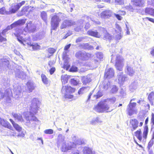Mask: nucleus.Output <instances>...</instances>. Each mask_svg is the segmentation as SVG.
Returning a JSON list of instances; mask_svg holds the SVG:
<instances>
[{"instance_id": "nucleus-1", "label": "nucleus", "mask_w": 154, "mask_h": 154, "mask_svg": "<svg viewBox=\"0 0 154 154\" xmlns=\"http://www.w3.org/2000/svg\"><path fill=\"white\" fill-rule=\"evenodd\" d=\"M40 103V102L38 99L34 98L32 99L30 112L29 113L26 112L24 113V115L26 120L29 121L32 120L36 121L37 120L36 118L34 116V114L37 112Z\"/></svg>"}, {"instance_id": "nucleus-2", "label": "nucleus", "mask_w": 154, "mask_h": 154, "mask_svg": "<svg viewBox=\"0 0 154 154\" xmlns=\"http://www.w3.org/2000/svg\"><path fill=\"white\" fill-rule=\"evenodd\" d=\"M75 89L68 85L63 86L61 90L62 93L64 94L65 98L72 99L73 96L71 94L74 93Z\"/></svg>"}, {"instance_id": "nucleus-3", "label": "nucleus", "mask_w": 154, "mask_h": 154, "mask_svg": "<svg viewBox=\"0 0 154 154\" xmlns=\"http://www.w3.org/2000/svg\"><path fill=\"white\" fill-rule=\"evenodd\" d=\"M111 62L116 58V69L120 71L122 70L124 65V60L121 56L117 55L116 56L113 54L112 55Z\"/></svg>"}, {"instance_id": "nucleus-4", "label": "nucleus", "mask_w": 154, "mask_h": 154, "mask_svg": "<svg viewBox=\"0 0 154 154\" xmlns=\"http://www.w3.org/2000/svg\"><path fill=\"white\" fill-rule=\"evenodd\" d=\"M63 15L62 13H59L54 15L51 19V29L55 30L58 26L59 22L61 21L60 16Z\"/></svg>"}, {"instance_id": "nucleus-5", "label": "nucleus", "mask_w": 154, "mask_h": 154, "mask_svg": "<svg viewBox=\"0 0 154 154\" xmlns=\"http://www.w3.org/2000/svg\"><path fill=\"white\" fill-rule=\"evenodd\" d=\"M94 110L98 112H108L112 110V109H110L108 105L103 102H100L95 106Z\"/></svg>"}, {"instance_id": "nucleus-6", "label": "nucleus", "mask_w": 154, "mask_h": 154, "mask_svg": "<svg viewBox=\"0 0 154 154\" xmlns=\"http://www.w3.org/2000/svg\"><path fill=\"white\" fill-rule=\"evenodd\" d=\"M65 137L61 134H59L58 136V141L57 144L58 145L62 143V145L61 148V150L63 152H66L70 150L71 148H69V146L65 144L64 139Z\"/></svg>"}, {"instance_id": "nucleus-7", "label": "nucleus", "mask_w": 154, "mask_h": 154, "mask_svg": "<svg viewBox=\"0 0 154 154\" xmlns=\"http://www.w3.org/2000/svg\"><path fill=\"white\" fill-rule=\"evenodd\" d=\"M25 3V1H22L19 3H13L9 8L8 12L7 14H11L16 13Z\"/></svg>"}, {"instance_id": "nucleus-8", "label": "nucleus", "mask_w": 154, "mask_h": 154, "mask_svg": "<svg viewBox=\"0 0 154 154\" xmlns=\"http://www.w3.org/2000/svg\"><path fill=\"white\" fill-rule=\"evenodd\" d=\"M136 105V103H135L130 102L128 106L127 111L130 116L137 113V109L135 108Z\"/></svg>"}, {"instance_id": "nucleus-9", "label": "nucleus", "mask_w": 154, "mask_h": 154, "mask_svg": "<svg viewBox=\"0 0 154 154\" xmlns=\"http://www.w3.org/2000/svg\"><path fill=\"white\" fill-rule=\"evenodd\" d=\"M72 138L73 141V144L72 146H69V148H71L70 150H72V149L75 148L77 145H80L84 143V141L83 139L77 138L76 136L75 135H72Z\"/></svg>"}, {"instance_id": "nucleus-10", "label": "nucleus", "mask_w": 154, "mask_h": 154, "mask_svg": "<svg viewBox=\"0 0 154 154\" xmlns=\"http://www.w3.org/2000/svg\"><path fill=\"white\" fill-rule=\"evenodd\" d=\"M26 25V27L23 29L24 31L25 32H32L35 31L36 27L32 22L29 21V22H27Z\"/></svg>"}, {"instance_id": "nucleus-11", "label": "nucleus", "mask_w": 154, "mask_h": 154, "mask_svg": "<svg viewBox=\"0 0 154 154\" xmlns=\"http://www.w3.org/2000/svg\"><path fill=\"white\" fill-rule=\"evenodd\" d=\"M70 46L71 44H69L66 46L64 48L65 51L63 53V58L64 61V65L67 67L68 66V63L69 60V58L67 55V53L68 52L67 50L70 48Z\"/></svg>"}, {"instance_id": "nucleus-12", "label": "nucleus", "mask_w": 154, "mask_h": 154, "mask_svg": "<svg viewBox=\"0 0 154 154\" xmlns=\"http://www.w3.org/2000/svg\"><path fill=\"white\" fill-rule=\"evenodd\" d=\"M14 97L16 99L22 97V89L20 86L19 85H14Z\"/></svg>"}, {"instance_id": "nucleus-13", "label": "nucleus", "mask_w": 154, "mask_h": 154, "mask_svg": "<svg viewBox=\"0 0 154 154\" xmlns=\"http://www.w3.org/2000/svg\"><path fill=\"white\" fill-rule=\"evenodd\" d=\"M26 21V20H19L18 21L15 22L14 23L11 24L10 26H8L6 29H7V31H8V30L12 29L13 28L17 27L18 26L23 25L25 23Z\"/></svg>"}, {"instance_id": "nucleus-14", "label": "nucleus", "mask_w": 154, "mask_h": 154, "mask_svg": "<svg viewBox=\"0 0 154 154\" xmlns=\"http://www.w3.org/2000/svg\"><path fill=\"white\" fill-rule=\"evenodd\" d=\"M75 56L79 59L85 60L88 59L90 55L89 54L85 52H82L81 51H79L76 53Z\"/></svg>"}, {"instance_id": "nucleus-15", "label": "nucleus", "mask_w": 154, "mask_h": 154, "mask_svg": "<svg viewBox=\"0 0 154 154\" xmlns=\"http://www.w3.org/2000/svg\"><path fill=\"white\" fill-rule=\"evenodd\" d=\"M118 82L120 84H122L127 79V77L122 72H119L118 75Z\"/></svg>"}, {"instance_id": "nucleus-16", "label": "nucleus", "mask_w": 154, "mask_h": 154, "mask_svg": "<svg viewBox=\"0 0 154 154\" xmlns=\"http://www.w3.org/2000/svg\"><path fill=\"white\" fill-rule=\"evenodd\" d=\"M112 14V12L111 11L106 10L102 12L100 14V17L103 19L108 18L111 17Z\"/></svg>"}, {"instance_id": "nucleus-17", "label": "nucleus", "mask_w": 154, "mask_h": 154, "mask_svg": "<svg viewBox=\"0 0 154 154\" xmlns=\"http://www.w3.org/2000/svg\"><path fill=\"white\" fill-rule=\"evenodd\" d=\"M114 72L112 68L106 69L105 72L104 77L107 78H110L114 76Z\"/></svg>"}, {"instance_id": "nucleus-18", "label": "nucleus", "mask_w": 154, "mask_h": 154, "mask_svg": "<svg viewBox=\"0 0 154 154\" xmlns=\"http://www.w3.org/2000/svg\"><path fill=\"white\" fill-rule=\"evenodd\" d=\"M130 126L132 131L136 130L138 127V122L136 119H131L130 120Z\"/></svg>"}, {"instance_id": "nucleus-19", "label": "nucleus", "mask_w": 154, "mask_h": 154, "mask_svg": "<svg viewBox=\"0 0 154 154\" xmlns=\"http://www.w3.org/2000/svg\"><path fill=\"white\" fill-rule=\"evenodd\" d=\"M125 73L130 76H132L135 73V71L130 65H127L125 69Z\"/></svg>"}, {"instance_id": "nucleus-20", "label": "nucleus", "mask_w": 154, "mask_h": 154, "mask_svg": "<svg viewBox=\"0 0 154 154\" xmlns=\"http://www.w3.org/2000/svg\"><path fill=\"white\" fill-rule=\"evenodd\" d=\"M75 23V22L72 20H65L62 23L60 26V28L62 29H63L67 26L74 25Z\"/></svg>"}, {"instance_id": "nucleus-21", "label": "nucleus", "mask_w": 154, "mask_h": 154, "mask_svg": "<svg viewBox=\"0 0 154 154\" xmlns=\"http://www.w3.org/2000/svg\"><path fill=\"white\" fill-rule=\"evenodd\" d=\"M0 124L4 127L11 129L12 127L10 124L6 120L0 119Z\"/></svg>"}, {"instance_id": "nucleus-22", "label": "nucleus", "mask_w": 154, "mask_h": 154, "mask_svg": "<svg viewBox=\"0 0 154 154\" xmlns=\"http://www.w3.org/2000/svg\"><path fill=\"white\" fill-rule=\"evenodd\" d=\"M100 29L103 33V39H108L109 40L111 39L112 37L107 32V31L104 29L101 28Z\"/></svg>"}, {"instance_id": "nucleus-23", "label": "nucleus", "mask_w": 154, "mask_h": 154, "mask_svg": "<svg viewBox=\"0 0 154 154\" xmlns=\"http://www.w3.org/2000/svg\"><path fill=\"white\" fill-rule=\"evenodd\" d=\"M16 77L21 79H24L26 78V75L23 72L18 70L16 71L15 73Z\"/></svg>"}, {"instance_id": "nucleus-24", "label": "nucleus", "mask_w": 154, "mask_h": 154, "mask_svg": "<svg viewBox=\"0 0 154 154\" xmlns=\"http://www.w3.org/2000/svg\"><path fill=\"white\" fill-rule=\"evenodd\" d=\"M132 1L134 5L139 7L142 6L144 3V0H132Z\"/></svg>"}, {"instance_id": "nucleus-25", "label": "nucleus", "mask_w": 154, "mask_h": 154, "mask_svg": "<svg viewBox=\"0 0 154 154\" xmlns=\"http://www.w3.org/2000/svg\"><path fill=\"white\" fill-rule=\"evenodd\" d=\"M82 79L83 84L85 85L90 82L91 81V79L90 75H88L86 76L83 77Z\"/></svg>"}, {"instance_id": "nucleus-26", "label": "nucleus", "mask_w": 154, "mask_h": 154, "mask_svg": "<svg viewBox=\"0 0 154 154\" xmlns=\"http://www.w3.org/2000/svg\"><path fill=\"white\" fill-rule=\"evenodd\" d=\"M88 33L89 35L97 38H100L101 36V35L97 31H89L88 32Z\"/></svg>"}, {"instance_id": "nucleus-27", "label": "nucleus", "mask_w": 154, "mask_h": 154, "mask_svg": "<svg viewBox=\"0 0 154 154\" xmlns=\"http://www.w3.org/2000/svg\"><path fill=\"white\" fill-rule=\"evenodd\" d=\"M102 122L101 119L99 117H96L93 118L90 121V123L92 125H95L97 123H100Z\"/></svg>"}, {"instance_id": "nucleus-28", "label": "nucleus", "mask_w": 154, "mask_h": 154, "mask_svg": "<svg viewBox=\"0 0 154 154\" xmlns=\"http://www.w3.org/2000/svg\"><path fill=\"white\" fill-rule=\"evenodd\" d=\"M10 121L12 124L14 128L17 131H20L22 130V128L18 125L15 123L12 119H10Z\"/></svg>"}, {"instance_id": "nucleus-29", "label": "nucleus", "mask_w": 154, "mask_h": 154, "mask_svg": "<svg viewBox=\"0 0 154 154\" xmlns=\"http://www.w3.org/2000/svg\"><path fill=\"white\" fill-rule=\"evenodd\" d=\"M83 151L84 154H95V152L92 151L91 149L88 147H85Z\"/></svg>"}, {"instance_id": "nucleus-30", "label": "nucleus", "mask_w": 154, "mask_h": 154, "mask_svg": "<svg viewBox=\"0 0 154 154\" xmlns=\"http://www.w3.org/2000/svg\"><path fill=\"white\" fill-rule=\"evenodd\" d=\"M12 115L15 119L18 121H23V118L22 116L19 113H12Z\"/></svg>"}, {"instance_id": "nucleus-31", "label": "nucleus", "mask_w": 154, "mask_h": 154, "mask_svg": "<svg viewBox=\"0 0 154 154\" xmlns=\"http://www.w3.org/2000/svg\"><path fill=\"white\" fill-rule=\"evenodd\" d=\"M2 63V67H4L5 68H8L9 61L5 59H3L1 60Z\"/></svg>"}, {"instance_id": "nucleus-32", "label": "nucleus", "mask_w": 154, "mask_h": 154, "mask_svg": "<svg viewBox=\"0 0 154 154\" xmlns=\"http://www.w3.org/2000/svg\"><path fill=\"white\" fill-rule=\"evenodd\" d=\"M69 76L66 75H63L61 76V79L63 84H65L67 82Z\"/></svg>"}, {"instance_id": "nucleus-33", "label": "nucleus", "mask_w": 154, "mask_h": 154, "mask_svg": "<svg viewBox=\"0 0 154 154\" xmlns=\"http://www.w3.org/2000/svg\"><path fill=\"white\" fill-rule=\"evenodd\" d=\"M27 86L30 92H31L34 89V84L33 82L32 81H30L27 82Z\"/></svg>"}, {"instance_id": "nucleus-34", "label": "nucleus", "mask_w": 154, "mask_h": 154, "mask_svg": "<svg viewBox=\"0 0 154 154\" xmlns=\"http://www.w3.org/2000/svg\"><path fill=\"white\" fill-rule=\"evenodd\" d=\"M116 33L115 34V38L117 40H120L122 37L123 34L122 32H117V30H115Z\"/></svg>"}, {"instance_id": "nucleus-35", "label": "nucleus", "mask_w": 154, "mask_h": 154, "mask_svg": "<svg viewBox=\"0 0 154 154\" xmlns=\"http://www.w3.org/2000/svg\"><path fill=\"white\" fill-rule=\"evenodd\" d=\"M135 136L140 141L142 139V137L141 136V130L139 129L135 133Z\"/></svg>"}, {"instance_id": "nucleus-36", "label": "nucleus", "mask_w": 154, "mask_h": 154, "mask_svg": "<svg viewBox=\"0 0 154 154\" xmlns=\"http://www.w3.org/2000/svg\"><path fill=\"white\" fill-rule=\"evenodd\" d=\"M41 78L42 82L45 84L48 85L49 84V81L48 79L44 74H42Z\"/></svg>"}, {"instance_id": "nucleus-37", "label": "nucleus", "mask_w": 154, "mask_h": 154, "mask_svg": "<svg viewBox=\"0 0 154 154\" xmlns=\"http://www.w3.org/2000/svg\"><path fill=\"white\" fill-rule=\"evenodd\" d=\"M146 13L154 16V9L152 8H146L145 10Z\"/></svg>"}, {"instance_id": "nucleus-38", "label": "nucleus", "mask_w": 154, "mask_h": 154, "mask_svg": "<svg viewBox=\"0 0 154 154\" xmlns=\"http://www.w3.org/2000/svg\"><path fill=\"white\" fill-rule=\"evenodd\" d=\"M41 16L42 19L46 23H47V15L46 12L44 11L42 12Z\"/></svg>"}, {"instance_id": "nucleus-39", "label": "nucleus", "mask_w": 154, "mask_h": 154, "mask_svg": "<svg viewBox=\"0 0 154 154\" xmlns=\"http://www.w3.org/2000/svg\"><path fill=\"white\" fill-rule=\"evenodd\" d=\"M87 91V88L86 87H82L79 90L78 93L79 95H82Z\"/></svg>"}, {"instance_id": "nucleus-40", "label": "nucleus", "mask_w": 154, "mask_h": 154, "mask_svg": "<svg viewBox=\"0 0 154 154\" xmlns=\"http://www.w3.org/2000/svg\"><path fill=\"white\" fill-rule=\"evenodd\" d=\"M137 86L135 83H131L130 86V90L133 92L137 88Z\"/></svg>"}, {"instance_id": "nucleus-41", "label": "nucleus", "mask_w": 154, "mask_h": 154, "mask_svg": "<svg viewBox=\"0 0 154 154\" xmlns=\"http://www.w3.org/2000/svg\"><path fill=\"white\" fill-rule=\"evenodd\" d=\"M14 35L16 37H18L20 36V35L24 34V35H26L25 33H24L23 31H22V30L19 29L17 31V32L14 33Z\"/></svg>"}, {"instance_id": "nucleus-42", "label": "nucleus", "mask_w": 154, "mask_h": 154, "mask_svg": "<svg viewBox=\"0 0 154 154\" xmlns=\"http://www.w3.org/2000/svg\"><path fill=\"white\" fill-rule=\"evenodd\" d=\"M148 128L147 126H146L144 129L143 137L146 138L148 134Z\"/></svg>"}, {"instance_id": "nucleus-43", "label": "nucleus", "mask_w": 154, "mask_h": 154, "mask_svg": "<svg viewBox=\"0 0 154 154\" xmlns=\"http://www.w3.org/2000/svg\"><path fill=\"white\" fill-rule=\"evenodd\" d=\"M103 95L102 92L100 91H99L96 95L94 96V97H95L96 99L99 98L100 97H101Z\"/></svg>"}, {"instance_id": "nucleus-44", "label": "nucleus", "mask_w": 154, "mask_h": 154, "mask_svg": "<svg viewBox=\"0 0 154 154\" xmlns=\"http://www.w3.org/2000/svg\"><path fill=\"white\" fill-rule=\"evenodd\" d=\"M8 12V11H6L4 7H2L0 9V14H7Z\"/></svg>"}, {"instance_id": "nucleus-45", "label": "nucleus", "mask_w": 154, "mask_h": 154, "mask_svg": "<svg viewBox=\"0 0 154 154\" xmlns=\"http://www.w3.org/2000/svg\"><path fill=\"white\" fill-rule=\"evenodd\" d=\"M30 46L32 47L33 50H37L40 48V46L37 44L34 43L31 44L30 43Z\"/></svg>"}, {"instance_id": "nucleus-46", "label": "nucleus", "mask_w": 154, "mask_h": 154, "mask_svg": "<svg viewBox=\"0 0 154 154\" xmlns=\"http://www.w3.org/2000/svg\"><path fill=\"white\" fill-rule=\"evenodd\" d=\"M148 98L150 102L154 99V92H152L149 94Z\"/></svg>"}, {"instance_id": "nucleus-47", "label": "nucleus", "mask_w": 154, "mask_h": 154, "mask_svg": "<svg viewBox=\"0 0 154 154\" xmlns=\"http://www.w3.org/2000/svg\"><path fill=\"white\" fill-rule=\"evenodd\" d=\"M96 57L100 60L103 59V54L101 52H97L96 54Z\"/></svg>"}, {"instance_id": "nucleus-48", "label": "nucleus", "mask_w": 154, "mask_h": 154, "mask_svg": "<svg viewBox=\"0 0 154 154\" xmlns=\"http://www.w3.org/2000/svg\"><path fill=\"white\" fill-rule=\"evenodd\" d=\"M29 8V6L23 7L21 10V12L22 14H25L26 12L28 11V10Z\"/></svg>"}, {"instance_id": "nucleus-49", "label": "nucleus", "mask_w": 154, "mask_h": 154, "mask_svg": "<svg viewBox=\"0 0 154 154\" xmlns=\"http://www.w3.org/2000/svg\"><path fill=\"white\" fill-rule=\"evenodd\" d=\"M153 139H151L148 143L147 148L149 150H150V148L152 146L153 144Z\"/></svg>"}, {"instance_id": "nucleus-50", "label": "nucleus", "mask_w": 154, "mask_h": 154, "mask_svg": "<svg viewBox=\"0 0 154 154\" xmlns=\"http://www.w3.org/2000/svg\"><path fill=\"white\" fill-rule=\"evenodd\" d=\"M53 130L51 129H47L44 131V133L47 134H51L53 133Z\"/></svg>"}, {"instance_id": "nucleus-51", "label": "nucleus", "mask_w": 154, "mask_h": 154, "mask_svg": "<svg viewBox=\"0 0 154 154\" xmlns=\"http://www.w3.org/2000/svg\"><path fill=\"white\" fill-rule=\"evenodd\" d=\"M118 91V88L115 85L113 86L111 90V92L112 93H115L116 92Z\"/></svg>"}, {"instance_id": "nucleus-52", "label": "nucleus", "mask_w": 154, "mask_h": 154, "mask_svg": "<svg viewBox=\"0 0 154 154\" xmlns=\"http://www.w3.org/2000/svg\"><path fill=\"white\" fill-rule=\"evenodd\" d=\"M71 84L74 85H76L78 83V81L74 79H72L70 81Z\"/></svg>"}, {"instance_id": "nucleus-53", "label": "nucleus", "mask_w": 154, "mask_h": 154, "mask_svg": "<svg viewBox=\"0 0 154 154\" xmlns=\"http://www.w3.org/2000/svg\"><path fill=\"white\" fill-rule=\"evenodd\" d=\"M6 41V39L2 36L1 35V33H0V42L5 43Z\"/></svg>"}, {"instance_id": "nucleus-54", "label": "nucleus", "mask_w": 154, "mask_h": 154, "mask_svg": "<svg viewBox=\"0 0 154 154\" xmlns=\"http://www.w3.org/2000/svg\"><path fill=\"white\" fill-rule=\"evenodd\" d=\"M115 2L116 4L118 5H122L124 4V0H115Z\"/></svg>"}, {"instance_id": "nucleus-55", "label": "nucleus", "mask_w": 154, "mask_h": 154, "mask_svg": "<svg viewBox=\"0 0 154 154\" xmlns=\"http://www.w3.org/2000/svg\"><path fill=\"white\" fill-rule=\"evenodd\" d=\"M48 51L49 53L53 54L55 52V50L53 48H50L48 49Z\"/></svg>"}, {"instance_id": "nucleus-56", "label": "nucleus", "mask_w": 154, "mask_h": 154, "mask_svg": "<svg viewBox=\"0 0 154 154\" xmlns=\"http://www.w3.org/2000/svg\"><path fill=\"white\" fill-rule=\"evenodd\" d=\"M9 80L7 79L5 80V82H3V84L5 86H8L9 85Z\"/></svg>"}, {"instance_id": "nucleus-57", "label": "nucleus", "mask_w": 154, "mask_h": 154, "mask_svg": "<svg viewBox=\"0 0 154 154\" xmlns=\"http://www.w3.org/2000/svg\"><path fill=\"white\" fill-rule=\"evenodd\" d=\"M109 101L112 103H114L116 101V99L115 97H113L108 99Z\"/></svg>"}, {"instance_id": "nucleus-58", "label": "nucleus", "mask_w": 154, "mask_h": 154, "mask_svg": "<svg viewBox=\"0 0 154 154\" xmlns=\"http://www.w3.org/2000/svg\"><path fill=\"white\" fill-rule=\"evenodd\" d=\"M77 70V68L75 66H72L70 69V71L71 72H76Z\"/></svg>"}, {"instance_id": "nucleus-59", "label": "nucleus", "mask_w": 154, "mask_h": 154, "mask_svg": "<svg viewBox=\"0 0 154 154\" xmlns=\"http://www.w3.org/2000/svg\"><path fill=\"white\" fill-rule=\"evenodd\" d=\"M116 29L117 30V32H122V30L121 29V28L119 25L118 24H116Z\"/></svg>"}, {"instance_id": "nucleus-60", "label": "nucleus", "mask_w": 154, "mask_h": 154, "mask_svg": "<svg viewBox=\"0 0 154 154\" xmlns=\"http://www.w3.org/2000/svg\"><path fill=\"white\" fill-rule=\"evenodd\" d=\"M109 82L107 83L106 84H104L103 88L106 90L107 89L109 86Z\"/></svg>"}, {"instance_id": "nucleus-61", "label": "nucleus", "mask_w": 154, "mask_h": 154, "mask_svg": "<svg viewBox=\"0 0 154 154\" xmlns=\"http://www.w3.org/2000/svg\"><path fill=\"white\" fill-rule=\"evenodd\" d=\"M114 14L116 18L119 20H121L122 19V17L119 14H116L115 13H114Z\"/></svg>"}, {"instance_id": "nucleus-62", "label": "nucleus", "mask_w": 154, "mask_h": 154, "mask_svg": "<svg viewBox=\"0 0 154 154\" xmlns=\"http://www.w3.org/2000/svg\"><path fill=\"white\" fill-rule=\"evenodd\" d=\"M25 136V133L23 131L21 132V133L17 135V136L18 137H24Z\"/></svg>"}, {"instance_id": "nucleus-63", "label": "nucleus", "mask_w": 154, "mask_h": 154, "mask_svg": "<svg viewBox=\"0 0 154 154\" xmlns=\"http://www.w3.org/2000/svg\"><path fill=\"white\" fill-rule=\"evenodd\" d=\"M83 39L84 38L83 37H79L76 40V43L80 42H81Z\"/></svg>"}, {"instance_id": "nucleus-64", "label": "nucleus", "mask_w": 154, "mask_h": 154, "mask_svg": "<svg viewBox=\"0 0 154 154\" xmlns=\"http://www.w3.org/2000/svg\"><path fill=\"white\" fill-rule=\"evenodd\" d=\"M150 54L152 57H154V47L152 48Z\"/></svg>"}]
</instances>
